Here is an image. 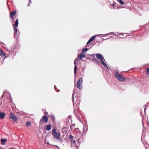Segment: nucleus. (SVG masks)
<instances>
[{
    "mask_svg": "<svg viewBox=\"0 0 149 149\" xmlns=\"http://www.w3.org/2000/svg\"><path fill=\"white\" fill-rule=\"evenodd\" d=\"M115 76L117 79L121 81H124L125 80V78L123 77V75L119 74L118 72L115 73Z\"/></svg>",
    "mask_w": 149,
    "mask_h": 149,
    "instance_id": "f257e3e1",
    "label": "nucleus"
},
{
    "mask_svg": "<svg viewBox=\"0 0 149 149\" xmlns=\"http://www.w3.org/2000/svg\"><path fill=\"white\" fill-rule=\"evenodd\" d=\"M52 134L53 136L56 139H60L61 136V134L58 133L56 131V129H53L52 130Z\"/></svg>",
    "mask_w": 149,
    "mask_h": 149,
    "instance_id": "f03ea898",
    "label": "nucleus"
},
{
    "mask_svg": "<svg viewBox=\"0 0 149 149\" xmlns=\"http://www.w3.org/2000/svg\"><path fill=\"white\" fill-rule=\"evenodd\" d=\"M74 95L72 96V100L73 103V104L74 106H76L77 109L79 107L80 103V100L79 98H77L75 102H74V100L73 98Z\"/></svg>",
    "mask_w": 149,
    "mask_h": 149,
    "instance_id": "7ed1b4c3",
    "label": "nucleus"
},
{
    "mask_svg": "<svg viewBox=\"0 0 149 149\" xmlns=\"http://www.w3.org/2000/svg\"><path fill=\"white\" fill-rule=\"evenodd\" d=\"M48 120V118L45 115L43 116L41 119L40 124H42V123H47Z\"/></svg>",
    "mask_w": 149,
    "mask_h": 149,
    "instance_id": "20e7f679",
    "label": "nucleus"
},
{
    "mask_svg": "<svg viewBox=\"0 0 149 149\" xmlns=\"http://www.w3.org/2000/svg\"><path fill=\"white\" fill-rule=\"evenodd\" d=\"M9 117L10 119H12V120L16 123L17 122L18 119L17 117L14 115V114L12 112L10 113V115L9 116Z\"/></svg>",
    "mask_w": 149,
    "mask_h": 149,
    "instance_id": "39448f33",
    "label": "nucleus"
},
{
    "mask_svg": "<svg viewBox=\"0 0 149 149\" xmlns=\"http://www.w3.org/2000/svg\"><path fill=\"white\" fill-rule=\"evenodd\" d=\"M9 117L10 119H12V120L16 123L17 122L18 119L17 117L14 115V114L12 112L10 113V115L9 116Z\"/></svg>",
    "mask_w": 149,
    "mask_h": 149,
    "instance_id": "423d86ee",
    "label": "nucleus"
},
{
    "mask_svg": "<svg viewBox=\"0 0 149 149\" xmlns=\"http://www.w3.org/2000/svg\"><path fill=\"white\" fill-rule=\"evenodd\" d=\"M83 79L81 78H80L79 80L77 81V83L76 85L77 87L79 89H81L82 88V87L81 85L82 83Z\"/></svg>",
    "mask_w": 149,
    "mask_h": 149,
    "instance_id": "0eeeda50",
    "label": "nucleus"
},
{
    "mask_svg": "<svg viewBox=\"0 0 149 149\" xmlns=\"http://www.w3.org/2000/svg\"><path fill=\"white\" fill-rule=\"evenodd\" d=\"M96 57L98 59L100 60L101 63L102 64V55L100 54H96Z\"/></svg>",
    "mask_w": 149,
    "mask_h": 149,
    "instance_id": "6e6552de",
    "label": "nucleus"
},
{
    "mask_svg": "<svg viewBox=\"0 0 149 149\" xmlns=\"http://www.w3.org/2000/svg\"><path fill=\"white\" fill-rule=\"evenodd\" d=\"M104 61H105V59L103 57V66L107 68V70L109 71V70L110 69V68L104 62Z\"/></svg>",
    "mask_w": 149,
    "mask_h": 149,
    "instance_id": "1a4fd4ad",
    "label": "nucleus"
},
{
    "mask_svg": "<svg viewBox=\"0 0 149 149\" xmlns=\"http://www.w3.org/2000/svg\"><path fill=\"white\" fill-rule=\"evenodd\" d=\"M77 59L76 58L74 61V63L75 65V67L74 68V74L75 75H76L77 73V66L76 65L77 62H76V60H77Z\"/></svg>",
    "mask_w": 149,
    "mask_h": 149,
    "instance_id": "9d476101",
    "label": "nucleus"
},
{
    "mask_svg": "<svg viewBox=\"0 0 149 149\" xmlns=\"http://www.w3.org/2000/svg\"><path fill=\"white\" fill-rule=\"evenodd\" d=\"M95 38V36H93L88 41L86 44V45H87L88 44L91 43L92 41L94 40Z\"/></svg>",
    "mask_w": 149,
    "mask_h": 149,
    "instance_id": "9b49d317",
    "label": "nucleus"
},
{
    "mask_svg": "<svg viewBox=\"0 0 149 149\" xmlns=\"http://www.w3.org/2000/svg\"><path fill=\"white\" fill-rule=\"evenodd\" d=\"M16 10H13L10 13V17L12 19L13 18L16 13Z\"/></svg>",
    "mask_w": 149,
    "mask_h": 149,
    "instance_id": "f8f14e48",
    "label": "nucleus"
},
{
    "mask_svg": "<svg viewBox=\"0 0 149 149\" xmlns=\"http://www.w3.org/2000/svg\"><path fill=\"white\" fill-rule=\"evenodd\" d=\"M85 57V55L84 54V53L82 52L80 54L78 55V58L79 59L81 60L82 58H84Z\"/></svg>",
    "mask_w": 149,
    "mask_h": 149,
    "instance_id": "ddd939ff",
    "label": "nucleus"
},
{
    "mask_svg": "<svg viewBox=\"0 0 149 149\" xmlns=\"http://www.w3.org/2000/svg\"><path fill=\"white\" fill-rule=\"evenodd\" d=\"M73 136L71 135L70 136L69 139L72 143L75 144L76 143V141L75 140H73Z\"/></svg>",
    "mask_w": 149,
    "mask_h": 149,
    "instance_id": "4468645a",
    "label": "nucleus"
},
{
    "mask_svg": "<svg viewBox=\"0 0 149 149\" xmlns=\"http://www.w3.org/2000/svg\"><path fill=\"white\" fill-rule=\"evenodd\" d=\"M6 113L4 112H0V118L3 119L4 118Z\"/></svg>",
    "mask_w": 149,
    "mask_h": 149,
    "instance_id": "2eb2a0df",
    "label": "nucleus"
},
{
    "mask_svg": "<svg viewBox=\"0 0 149 149\" xmlns=\"http://www.w3.org/2000/svg\"><path fill=\"white\" fill-rule=\"evenodd\" d=\"M1 144L2 145H3L4 144V142L7 141V139H1Z\"/></svg>",
    "mask_w": 149,
    "mask_h": 149,
    "instance_id": "dca6fc26",
    "label": "nucleus"
},
{
    "mask_svg": "<svg viewBox=\"0 0 149 149\" xmlns=\"http://www.w3.org/2000/svg\"><path fill=\"white\" fill-rule=\"evenodd\" d=\"M52 128V126L51 125H48L46 126V130L48 131H49Z\"/></svg>",
    "mask_w": 149,
    "mask_h": 149,
    "instance_id": "f3484780",
    "label": "nucleus"
},
{
    "mask_svg": "<svg viewBox=\"0 0 149 149\" xmlns=\"http://www.w3.org/2000/svg\"><path fill=\"white\" fill-rule=\"evenodd\" d=\"M18 24V19H17L16 20L15 22V24L13 25L14 27V26H15V27H17Z\"/></svg>",
    "mask_w": 149,
    "mask_h": 149,
    "instance_id": "a211bd4d",
    "label": "nucleus"
},
{
    "mask_svg": "<svg viewBox=\"0 0 149 149\" xmlns=\"http://www.w3.org/2000/svg\"><path fill=\"white\" fill-rule=\"evenodd\" d=\"M14 35L15 36L17 35V29L16 27L15 26H14Z\"/></svg>",
    "mask_w": 149,
    "mask_h": 149,
    "instance_id": "6ab92c4d",
    "label": "nucleus"
},
{
    "mask_svg": "<svg viewBox=\"0 0 149 149\" xmlns=\"http://www.w3.org/2000/svg\"><path fill=\"white\" fill-rule=\"evenodd\" d=\"M92 60L96 64L100 65L99 61L96 59L93 58Z\"/></svg>",
    "mask_w": 149,
    "mask_h": 149,
    "instance_id": "aec40b11",
    "label": "nucleus"
},
{
    "mask_svg": "<svg viewBox=\"0 0 149 149\" xmlns=\"http://www.w3.org/2000/svg\"><path fill=\"white\" fill-rule=\"evenodd\" d=\"M62 132L63 133H65L66 132V128L65 127H63L62 129Z\"/></svg>",
    "mask_w": 149,
    "mask_h": 149,
    "instance_id": "412c9836",
    "label": "nucleus"
},
{
    "mask_svg": "<svg viewBox=\"0 0 149 149\" xmlns=\"http://www.w3.org/2000/svg\"><path fill=\"white\" fill-rule=\"evenodd\" d=\"M31 123L29 121H27L26 123L25 126L26 127H28L29 126L31 125Z\"/></svg>",
    "mask_w": 149,
    "mask_h": 149,
    "instance_id": "4be33fe9",
    "label": "nucleus"
},
{
    "mask_svg": "<svg viewBox=\"0 0 149 149\" xmlns=\"http://www.w3.org/2000/svg\"><path fill=\"white\" fill-rule=\"evenodd\" d=\"M88 50V49L87 48H85L83 49L82 53H84L85 52H87Z\"/></svg>",
    "mask_w": 149,
    "mask_h": 149,
    "instance_id": "5701e85b",
    "label": "nucleus"
},
{
    "mask_svg": "<svg viewBox=\"0 0 149 149\" xmlns=\"http://www.w3.org/2000/svg\"><path fill=\"white\" fill-rule=\"evenodd\" d=\"M118 1L122 5L124 4V3L122 1V0H118Z\"/></svg>",
    "mask_w": 149,
    "mask_h": 149,
    "instance_id": "b1692460",
    "label": "nucleus"
},
{
    "mask_svg": "<svg viewBox=\"0 0 149 149\" xmlns=\"http://www.w3.org/2000/svg\"><path fill=\"white\" fill-rule=\"evenodd\" d=\"M113 33H108L107 34H103V37H104V36H106L107 35H109V34H113Z\"/></svg>",
    "mask_w": 149,
    "mask_h": 149,
    "instance_id": "393cba45",
    "label": "nucleus"
},
{
    "mask_svg": "<svg viewBox=\"0 0 149 149\" xmlns=\"http://www.w3.org/2000/svg\"><path fill=\"white\" fill-rule=\"evenodd\" d=\"M147 71H146V73L147 74H149V68H147Z\"/></svg>",
    "mask_w": 149,
    "mask_h": 149,
    "instance_id": "a878e982",
    "label": "nucleus"
},
{
    "mask_svg": "<svg viewBox=\"0 0 149 149\" xmlns=\"http://www.w3.org/2000/svg\"><path fill=\"white\" fill-rule=\"evenodd\" d=\"M115 3H113L111 5V6L112 7H113L115 5Z\"/></svg>",
    "mask_w": 149,
    "mask_h": 149,
    "instance_id": "bb28decb",
    "label": "nucleus"
},
{
    "mask_svg": "<svg viewBox=\"0 0 149 149\" xmlns=\"http://www.w3.org/2000/svg\"><path fill=\"white\" fill-rule=\"evenodd\" d=\"M51 118H52V120H53V119L54 120L55 119V118H54V117L52 116H51Z\"/></svg>",
    "mask_w": 149,
    "mask_h": 149,
    "instance_id": "cd10ccee",
    "label": "nucleus"
},
{
    "mask_svg": "<svg viewBox=\"0 0 149 149\" xmlns=\"http://www.w3.org/2000/svg\"><path fill=\"white\" fill-rule=\"evenodd\" d=\"M146 111V107H145L144 109V112L145 113V111Z\"/></svg>",
    "mask_w": 149,
    "mask_h": 149,
    "instance_id": "c85d7f7f",
    "label": "nucleus"
},
{
    "mask_svg": "<svg viewBox=\"0 0 149 149\" xmlns=\"http://www.w3.org/2000/svg\"><path fill=\"white\" fill-rule=\"evenodd\" d=\"M109 38H106V39H104V38H103V40H104H104H107V39H109Z\"/></svg>",
    "mask_w": 149,
    "mask_h": 149,
    "instance_id": "c756f323",
    "label": "nucleus"
},
{
    "mask_svg": "<svg viewBox=\"0 0 149 149\" xmlns=\"http://www.w3.org/2000/svg\"><path fill=\"white\" fill-rule=\"evenodd\" d=\"M56 147H58V146H55Z\"/></svg>",
    "mask_w": 149,
    "mask_h": 149,
    "instance_id": "7c9ffc66",
    "label": "nucleus"
},
{
    "mask_svg": "<svg viewBox=\"0 0 149 149\" xmlns=\"http://www.w3.org/2000/svg\"><path fill=\"white\" fill-rule=\"evenodd\" d=\"M10 149H13V148H10Z\"/></svg>",
    "mask_w": 149,
    "mask_h": 149,
    "instance_id": "2f4dec72",
    "label": "nucleus"
},
{
    "mask_svg": "<svg viewBox=\"0 0 149 149\" xmlns=\"http://www.w3.org/2000/svg\"><path fill=\"white\" fill-rule=\"evenodd\" d=\"M0 149H2V148H0Z\"/></svg>",
    "mask_w": 149,
    "mask_h": 149,
    "instance_id": "473e14b6",
    "label": "nucleus"
},
{
    "mask_svg": "<svg viewBox=\"0 0 149 149\" xmlns=\"http://www.w3.org/2000/svg\"><path fill=\"white\" fill-rule=\"evenodd\" d=\"M3 149H5V148H3Z\"/></svg>",
    "mask_w": 149,
    "mask_h": 149,
    "instance_id": "72a5a7b5",
    "label": "nucleus"
}]
</instances>
